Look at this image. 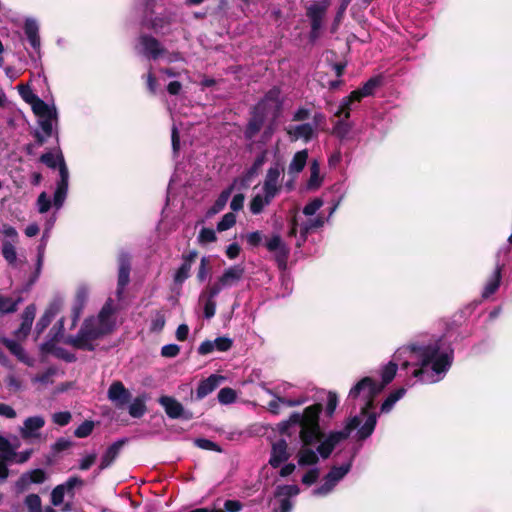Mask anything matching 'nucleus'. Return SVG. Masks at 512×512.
Returning a JSON list of instances; mask_svg holds the SVG:
<instances>
[{
    "label": "nucleus",
    "instance_id": "nucleus-1",
    "mask_svg": "<svg viewBox=\"0 0 512 512\" xmlns=\"http://www.w3.org/2000/svg\"><path fill=\"white\" fill-rule=\"evenodd\" d=\"M454 360V350L441 337L419 338L398 348L393 361L381 368L382 388L395 377L398 365L411 369V376L423 384L441 381Z\"/></svg>",
    "mask_w": 512,
    "mask_h": 512
},
{
    "label": "nucleus",
    "instance_id": "nucleus-2",
    "mask_svg": "<svg viewBox=\"0 0 512 512\" xmlns=\"http://www.w3.org/2000/svg\"><path fill=\"white\" fill-rule=\"evenodd\" d=\"M322 405L312 404L302 411L290 413V430L298 431L302 447L297 453V463L300 467H311L303 474L301 480L306 485L313 484L319 477L320 471L316 466L322 456L313 449L312 444L322 441L323 430L320 426Z\"/></svg>",
    "mask_w": 512,
    "mask_h": 512
},
{
    "label": "nucleus",
    "instance_id": "nucleus-3",
    "mask_svg": "<svg viewBox=\"0 0 512 512\" xmlns=\"http://www.w3.org/2000/svg\"><path fill=\"white\" fill-rule=\"evenodd\" d=\"M379 414L375 410H360L359 414L349 417L342 430L323 432L322 441L317 445V452L322 459H327L332 454L335 447L346 440L355 430L357 441H364L369 438L376 427Z\"/></svg>",
    "mask_w": 512,
    "mask_h": 512
},
{
    "label": "nucleus",
    "instance_id": "nucleus-4",
    "mask_svg": "<svg viewBox=\"0 0 512 512\" xmlns=\"http://www.w3.org/2000/svg\"><path fill=\"white\" fill-rule=\"evenodd\" d=\"M116 308L109 299L97 316L86 319L78 334L69 337L67 342L74 348L92 351L95 342L113 332L116 327Z\"/></svg>",
    "mask_w": 512,
    "mask_h": 512
},
{
    "label": "nucleus",
    "instance_id": "nucleus-5",
    "mask_svg": "<svg viewBox=\"0 0 512 512\" xmlns=\"http://www.w3.org/2000/svg\"><path fill=\"white\" fill-rule=\"evenodd\" d=\"M382 386L370 377H364L349 391L347 402L360 410H374L375 397L381 392Z\"/></svg>",
    "mask_w": 512,
    "mask_h": 512
},
{
    "label": "nucleus",
    "instance_id": "nucleus-6",
    "mask_svg": "<svg viewBox=\"0 0 512 512\" xmlns=\"http://www.w3.org/2000/svg\"><path fill=\"white\" fill-rule=\"evenodd\" d=\"M278 108L279 103L277 100V92L270 91L266 97L255 106L253 115L245 132L246 137L250 139L254 137V135L260 130L264 117L269 113V111L275 112Z\"/></svg>",
    "mask_w": 512,
    "mask_h": 512
},
{
    "label": "nucleus",
    "instance_id": "nucleus-7",
    "mask_svg": "<svg viewBox=\"0 0 512 512\" xmlns=\"http://www.w3.org/2000/svg\"><path fill=\"white\" fill-rule=\"evenodd\" d=\"M33 112L38 117V124L42 132L51 137L54 134V127L58 124V112L54 105H49L44 101H38Z\"/></svg>",
    "mask_w": 512,
    "mask_h": 512
},
{
    "label": "nucleus",
    "instance_id": "nucleus-8",
    "mask_svg": "<svg viewBox=\"0 0 512 512\" xmlns=\"http://www.w3.org/2000/svg\"><path fill=\"white\" fill-rule=\"evenodd\" d=\"M352 467V459L340 466H333L324 477L323 483L313 489L314 496H326L335 488V486L349 473Z\"/></svg>",
    "mask_w": 512,
    "mask_h": 512
},
{
    "label": "nucleus",
    "instance_id": "nucleus-9",
    "mask_svg": "<svg viewBox=\"0 0 512 512\" xmlns=\"http://www.w3.org/2000/svg\"><path fill=\"white\" fill-rule=\"evenodd\" d=\"M328 9L327 3H314L307 7L306 16L311 25L309 38L311 42H315L321 33L323 27V19Z\"/></svg>",
    "mask_w": 512,
    "mask_h": 512
},
{
    "label": "nucleus",
    "instance_id": "nucleus-10",
    "mask_svg": "<svg viewBox=\"0 0 512 512\" xmlns=\"http://www.w3.org/2000/svg\"><path fill=\"white\" fill-rule=\"evenodd\" d=\"M265 246L273 254L279 268L285 270L288 263V250L281 236L278 234L272 235L266 240Z\"/></svg>",
    "mask_w": 512,
    "mask_h": 512
},
{
    "label": "nucleus",
    "instance_id": "nucleus-11",
    "mask_svg": "<svg viewBox=\"0 0 512 512\" xmlns=\"http://www.w3.org/2000/svg\"><path fill=\"white\" fill-rule=\"evenodd\" d=\"M288 452L287 443L284 439H281L273 444L272 454L270 458V464L274 468H280V475L286 477L288 475Z\"/></svg>",
    "mask_w": 512,
    "mask_h": 512
},
{
    "label": "nucleus",
    "instance_id": "nucleus-12",
    "mask_svg": "<svg viewBox=\"0 0 512 512\" xmlns=\"http://www.w3.org/2000/svg\"><path fill=\"white\" fill-rule=\"evenodd\" d=\"M44 425L45 419L42 416L36 415L28 417L24 420L23 426L20 428V435L24 440L29 442L40 440V430L44 427Z\"/></svg>",
    "mask_w": 512,
    "mask_h": 512
},
{
    "label": "nucleus",
    "instance_id": "nucleus-13",
    "mask_svg": "<svg viewBox=\"0 0 512 512\" xmlns=\"http://www.w3.org/2000/svg\"><path fill=\"white\" fill-rule=\"evenodd\" d=\"M325 223V219L318 215L314 218L307 219L305 222L298 224L296 221L290 219V237L293 233H300V238L304 241L306 235L313 230L322 227Z\"/></svg>",
    "mask_w": 512,
    "mask_h": 512
},
{
    "label": "nucleus",
    "instance_id": "nucleus-14",
    "mask_svg": "<svg viewBox=\"0 0 512 512\" xmlns=\"http://www.w3.org/2000/svg\"><path fill=\"white\" fill-rule=\"evenodd\" d=\"M108 399L117 407L123 408L131 399V393L122 382H113L107 392Z\"/></svg>",
    "mask_w": 512,
    "mask_h": 512
},
{
    "label": "nucleus",
    "instance_id": "nucleus-15",
    "mask_svg": "<svg viewBox=\"0 0 512 512\" xmlns=\"http://www.w3.org/2000/svg\"><path fill=\"white\" fill-rule=\"evenodd\" d=\"M309 177L303 185L302 190L307 192L317 191L323 184L324 175L320 173V162L312 159L309 163Z\"/></svg>",
    "mask_w": 512,
    "mask_h": 512
},
{
    "label": "nucleus",
    "instance_id": "nucleus-16",
    "mask_svg": "<svg viewBox=\"0 0 512 512\" xmlns=\"http://www.w3.org/2000/svg\"><path fill=\"white\" fill-rule=\"evenodd\" d=\"M280 174L281 171L278 165H275L268 170L264 184L262 186V191L263 193L268 194V198H275V196L279 193Z\"/></svg>",
    "mask_w": 512,
    "mask_h": 512
},
{
    "label": "nucleus",
    "instance_id": "nucleus-17",
    "mask_svg": "<svg viewBox=\"0 0 512 512\" xmlns=\"http://www.w3.org/2000/svg\"><path fill=\"white\" fill-rule=\"evenodd\" d=\"M316 134V123H303L290 127V142L302 140L309 142Z\"/></svg>",
    "mask_w": 512,
    "mask_h": 512
},
{
    "label": "nucleus",
    "instance_id": "nucleus-18",
    "mask_svg": "<svg viewBox=\"0 0 512 512\" xmlns=\"http://www.w3.org/2000/svg\"><path fill=\"white\" fill-rule=\"evenodd\" d=\"M140 53L152 59H157L163 52V48L158 40L150 36H141L139 38Z\"/></svg>",
    "mask_w": 512,
    "mask_h": 512
},
{
    "label": "nucleus",
    "instance_id": "nucleus-19",
    "mask_svg": "<svg viewBox=\"0 0 512 512\" xmlns=\"http://www.w3.org/2000/svg\"><path fill=\"white\" fill-rule=\"evenodd\" d=\"M36 307L34 304L28 305L21 316V325L15 331V336L17 339H24L28 336L31 331V327L35 318Z\"/></svg>",
    "mask_w": 512,
    "mask_h": 512
},
{
    "label": "nucleus",
    "instance_id": "nucleus-20",
    "mask_svg": "<svg viewBox=\"0 0 512 512\" xmlns=\"http://www.w3.org/2000/svg\"><path fill=\"white\" fill-rule=\"evenodd\" d=\"M119 263V271H118V288L117 295L118 297L124 291V288L129 283V275H130V257L127 253H121L118 258Z\"/></svg>",
    "mask_w": 512,
    "mask_h": 512
},
{
    "label": "nucleus",
    "instance_id": "nucleus-21",
    "mask_svg": "<svg viewBox=\"0 0 512 512\" xmlns=\"http://www.w3.org/2000/svg\"><path fill=\"white\" fill-rule=\"evenodd\" d=\"M158 402L164 408L168 417L172 419L184 417V408L175 398L170 396H161ZM185 418L187 417L185 416Z\"/></svg>",
    "mask_w": 512,
    "mask_h": 512
},
{
    "label": "nucleus",
    "instance_id": "nucleus-22",
    "mask_svg": "<svg viewBox=\"0 0 512 512\" xmlns=\"http://www.w3.org/2000/svg\"><path fill=\"white\" fill-rule=\"evenodd\" d=\"M244 272V266L241 264L234 265L226 269L219 277V280L225 288H229L236 285L242 279Z\"/></svg>",
    "mask_w": 512,
    "mask_h": 512
},
{
    "label": "nucleus",
    "instance_id": "nucleus-23",
    "mask_svg": "<svg viewBox=\"0 0 512 512\" xmlns=\"http://www.w3.org/2000/svg\"><path fill=\"white\" fill-rule=\"evenodd\" d=\"M360 98L354 96V92L352 91L348 96L344 97L339 105L334 115L338 118H346L349 119L351 116V112L356 109L358 103L360 102Z\"/></svg>",
    "mask_w": 512,
    "mask_h": 512
},
{
    "label": "nucleus",
    "instance_id": "nucleus-24",
    "mask_svg": "<svg viewBox=\"0 0 512 512\" xmlns=\"http://www.w3.org/2000/svg\"><path fill=\"white\" fill-rule=\"evenodd\" d=\"M69 172L67 166H62L60 180L57 183V188L54 193V205L60 208L66 198L68 190Z\"/></svg>",
    "mask_w": 512,
    "mask_h": 512
},
{
    "label": "nucleus",
    "instance_id": "nucleus-25",
    "mask_svg": "<svg viewBox=\"0 0 512 512\" xmlns=\"http://www.w3.org/2000/svg\"><path fill=\"white\" fill-rule=\"evenodd\" d=\"M270 503L275 512H288V485H278Z\"/></svg>",
    "mask_w": 512,
    "mask_h": 512
},
{
    "label": "nucleus",
    "instance_id": "nucleus-26",
    "mask_svg": "<svg viewBox=\"0 0 512 512\" xmlns=\"http://www.w3.org/2000/svg\"><path fill=\"white\" fill-rule=\"evenodd\" d=\"M24 32L27 36V39L32 46V48L36 51H40L41 41L39 37V25L38 22L33 18H27L24 24Z\"/></svg>",
    "mask_w": 512,
    "mask_h": 512
},
{
    "label": "nucleus",
    "instance_id": "nucleus-27",
    "mask_svg": "<svg viewBox=\"0 0 512 512\" xmlns=\"http://www.w3.org/2000/svg\"><path fill=\"white\" fill-rule=\"evenodd\" d=\"M40 161L49 168L55 169L56 167H58L60 175L62 166H66L62 151L58 147L52 151H48L42 154L40 157Z\"/></svg>",
    "mask_w": 512,
    "mask_h": 512
},
{
    "label": "nucleus",
    "instance_id": "nucleus-28",
    "mask_svg": "<svg viewBox=\"0 0 512 512\" xmlns=\"http://www.w3.org/2000/svg\"><path fill=\"white\" fill-rule=\"evenodd\" d=\"M224 380L222 376L210 375L207 379L203 380L197 388L196 395L198 399H202L212 393Z\"/></svg>",
    "mask_w": 512,
    "mask_h": 512
},
{
    "label": "nucleus",
    "instance_id": "nucleus-29",
    "mask_svg": "<svg viewBox=\"0 0 512 512\" xmlns=\"http://www.w3.org/2000/svg\"><path fill=\"white\" fill-rule=\"evenodd\" d=\"M123 443H124L123 441H117V442H114L112 445H110L107 448V450L101 457L98 473L101 472L102 470L108 468L114 462V460L119 455V452L122 448Z\"/></svg>",
    "mask_w": 512,
    "mask_h": 512
},
{
    "label": "nucleus",
    "instance_id": "nucleus-30",
    "mask_svg": "<svg viewBox=\"0 0 512 512\" xmlns=\"http://www.w3.org/2000/svg\"><path fill=\"white\" fill-rule=\"evenodd\" d=\"M45 480V472L42 469H35L31 472L23 474L17 481L18 489H24L30 483L40 484Z\"/></svg>",
    "mask_w": 512,
    "mask_h": 512
},
{
    "label": "nucleus",
    "instance_id": "nucleus-31",
    "mask_svg": "<svg viewBox=\"0 0 512 512\" xmlns=\"http://www.w3.org/2000/svg\"><path fill=\"white\" fill-rule=\"evenodd\" d=\"M346 118H339L333 125L332 134L340 141L349 139L353 125Z\"/></svg>",
    "mask_w": 512,
    "mask_h": 512
},
{
    "label": "nucleus",
    "instance_id": "nucleus-32",
    "mask_svg": "<svg viewBox=\"0 0 512 512\" xmlns=\"http://www.w3.org/2000/svg\"><path fill=\"white\" fill-rule=\"evenodd\" d=\"M58 313V305L57 304H51L44 312V314L41 316V318L38 320L35 326V331L37 335H40L44 332V330L49 326L52 319L56 316Z\"/></svg>",
    "mask_w": 512,
    "mask_h": 512
},
{
    "label": "nucleus",
    "instance_id": "nucleus-33",
    "mask_svg": "<svg viewBox=\"0 0 512 512\" xmlns=\"http://www.w3.org/2000/svg\"><path fill=\"white\" fill-rule=\"evenodd\" d=\"M501 271H502V266L497 265L493 274L491 275V277L489 278L488 282L486 283V285L483 289V292H482L483 298H488L489 296H491L498 290V288L500 286V281H501Z\"/></svg>",
    "mask_w": 512,
    "mask_h": 512
},
{
    "label": "nucleus",
    "instance_id": "nucleus-34",
    "mask_svg": "<svg viewBox=\"0 0 512 512\" xmlns=\"http://www.w3.org/2000/svg\"><path fill=\"white\" fill-rule=\"evenodd\" d=\"M3 343L9 349V351L14 354L21 362L32 365V359L26 354L23 347L15 340L4 339Z\"/></svg>",
    "mask_w": 512,
    "mask_h": 512
},
{
    "label": "nucleus",
    "instance_id": "nucleus-35",
    "mask_svg": "<svg viewBox=\"0 0 512 512\" xmlns=\"http://www.w3.org/2000/svg\"><path fill=\"white\" fill-rule=\"evenodd\" d=\"M308 161V150L297 151L290 160V174H299L303 171Z\"/></svg>",
    "mask_w": 512,
    "mask_h": 512
},
{
    "label": "nucleus",
    "instance_id": "nucleus-36",
    "mask_svg": "<svg viewBox=\"0 0 512 512\" xmlns=\"http://www.w3.org/2000/svg\"><path fill=\"white\" fill-rule=\"evenodd\" d=\"M274 198H268V194L263 191L257 193L251 200L249 208L252 214H260L263 209L271 203Z\"/></svg>",
    "mask_w": 512,
    "mask_h": 512
},
{
    "label": "nucleus",
    "instance_id": "nucleus-37",
    "mask_svg": "<svg viewBox=\"0 0 512 512\" xmlns=\"http://www.w3.org/2000/svg\"><path fill=\"white\" fill-rule=\"evenodd\" d=\"M233 189H234V186L231 185L230 187H228L227 189H225L221 192V194L218 196V198L216 199L214 204L209 208V210H208L209 216L215 215L224 209V207L226 206V204L232 194Z\"/></svg>",
    "mask_w": 512,
    "mask_h": 512
},
{
    "label": "nucleus",
    "instance_id": "nucleus-38",
    "mask_svg": "<svg viewBox=\"0 0 512 512\" xmlns=\"http://www.w3.org/2000/svg\"><path fill=\"white\" fill-rule=\"evenodd\" d=\"M381 84L380 77L370 78L361 88L354 90V96H357L362 100L364 97H368L374 94L377 87Z\"/></svg>",
    "mask_w": 512,
    "mask_h": 512
},
{
    "label": "nucleus",
    "instance_id": "nucleus-39",
    "mask_svg": "<svg viewBox=\"0 0 512 512\" xmlns=\"http://www.w3.org/2000/svg\"><path fill=\"white\" fill-rule=\"evenodd\" d=\"M22 303V298H13L0 294V313L10 314L17 311L19 304Z\"/></svg>",
    "mask_w": 512,
    "mask_h": 512
},
{
    "label": "nucleus",
    "instance_id": "nucleus-40",
    "mask_svg": "<svg viewBox=\"0 0 512 512\" xmlns=\"http://www.w3.org/2000/svg\"><path fill=\"white\" fill-rule=\"evenodd\" d=\"M406 394V389L401 387L391 392L381 405V413H389L397 401H399Z\"/></svg>",
    "mask_w": 512,
    "mask_h": 512
},
{
    "label": "nucleus",
    "instance_id": "nucleus-41",
    "mask_svg": "<svg viewBox=\"0 0 512 512\" xmlns=\"http://www.w3.org/2000/svg\"><path fill=\"white\" fill-rule=\"evenodd\" d=\"M2 255L9 265L13 267L18 266L19 261L17 259L15 243L10 242V240H3Z\"/></svg>",
    "mask_w": 512,
    "mask_h": 512
},
{
    "label": "nucleus",
    "instance_id": "nucleus-42",
    "mask_svg": "<svg viewBox=\"0 0 512 512\" xmlns=\"http://www.w3.org/2000/svg\"><path fill=\"white\" fill-rule=\"evenodd\" d=\"M89 296V288L87 285L82 284L77 288L76 291V303L74 307V316L77 319L80 315L82 308L84 307Z\"/></svg>",
    "mask_w": 512,
    "mask_h": 512
},
{
    "label": "nucleus",
    "instance_id": "nucleus-43",
    "mask_svg": "<svg viewBox=\"0 0 512 512\" xmlns=\"http://www.w3.org/2000/svg\"><path fill=\"white\" fill-rule=\"evenodd\" d=\"M18 92L22 99L31 104L32 110H34L35 105L38 101H43L40 99L37 95H35L31 89V87L28 84H19L17 86Z\"/></svg>",
    "mask_w": 512,
    "mask_h": 512
},
{
    "label": "nucleus",
    "instance_id": "nucleus-44",
    "mask_svg": "<svg viewBox=\"0 0 512 512\" xmlns=\"http://www.w3.org/2000/svg\"><path fill=\"white\" fill-rule=\"evenodd\" d=\"M309 400L307 389L300 393L295 386L290 385V407L302 405Z\"/></svg>",
    "mask_w": 512,
    "mask_h": 512
},
{
    "label": "nucleus",
    "instance_id": "nucleus-45",
    "mask_svg": "<svg viewBox=\"0 0 512 512\" xmlns=\"http://www.w3.org/2000/svg\"><path fill=\"white\" fill-rule=\"evenodd\" d=\"M129 414L133 418H140L146 412L145 400L141 397L135 398L128 407Z\"/></svg>",
    "mask_w": 512,
    "mask_h": 512
},
{
    "label": "nucleus",
    "instance_id": "nucleus-46",
    "mask_svg": "<svg viewBox=\"0 0 512 512\" xmlns=\"http://www.w3.org/2000/svg\"><path fill=\"white\" fill-rule=\"evenodd\" d=\"M191 268H192V266L182 262V264L175 271L174 276H173V281H174L175 285L181 286L190 277Z\"/></svg>",
    "mask_w": 512,
    "mask_h": 512
},
{
    "label": "nucleus",
    "instance_id": "nucleus-47",
    "mask_svg": "<svg viewBox=\"0 0 512 512\" xmlns=\"http://www.w3.org/2000/svg\"><path fill=\"white\" fill-rule=\"evenodd\" d=\"M200 245H207L217 240L216 232L211 228L203 227L197 237Z\"/></svg>",
    "mask_w": 512,
    "mask_h": 512
},
{
    "label": "nucleus",
    "instance_id": "nucleus-48",
    "mask_svg": "<svg viewBox=\"0 0 512 512\" xmlns=\"http://www.w3.org/2000/svg\"><path fill=\"white\" fill-rule=\"evenodd\" d=\"M236 397L237 394L232 388L225 387L218 392V401L224 405L235 402Z\"/></svg>",
    "mask_w": 512,
    "mask_h": 512
},
{
    "label": "nucleus",
    "instance_id": "nucleus-49",
    "mask_svg": "<svg viewBox=\"0 0 512 512\" xmlns=\"http://www.w3.org/2000/svg\"><path fill=\"white\" fill-rule=\"evenodd\" d=\"M165 316L161 311H156L151 319L150 330L160 332L165 326Z\"/></svg>",
    "mask_w": 512,
    "mask_h": 512
},
{
    "label": "nucleus",
    "instance_id": "nucleus-50",
    "mask_svg": "<svg viewBox=\"0 0 512 512\" xmlns=\"http://www.w3.org/2000/svg\"><path fill=\"white\" fill-rule=\"evenodd\" d=\"M199 301L203 305L205 318H207V319L212 318L216 313V301L214 299H210V298H206V297H204L203 299H201V297H200Z\"/></svg>",
    "mask_w": 512,
    "mask_h": 512
},
{
    "label": "nucleus",
    "instance_id": "nucleus-51",
    "mask_svg": "<svg viewBox=\"0 0 512 512\" xmlns=\"http://www.w3.org/2000/svg\"><path fill=\"white\" fill-rule=\"evenodd\" d=\"M338 396L335 392L329 391L327 395V403L325 408L326 416L332 417L338 406Z\"/></svg>",
    "mask_w": 512,
    "mask_h": 512
},
{
    "label": "nucleus",
    "instance_id": "nucleus-52",
    "mask_svg": "<svg viewBox=\"0 0 512 512\" xmlns=\"http://www.w3.org/2000/svg\"><path fill=\"white\" fill-rule=\"evenodd\" d=\"M236 223V216L233 213L225 214L217 224V230L219 232L226 231L233 227Z\"/></svg>",
    "mask_w": 512,
    "mask_h": 512
},
{
    "label": "nucleus",
    "instance_id": "nucleus-53",
    "mask_svg": "<svg viewBox=\"0 0 512 512\" xmlns=\"http://www.w3.org/2000/svg\"><path fill=\"white\" fill-rule=\"evenodd\" d=\"M25 505L29 512H41V499L37 494H29L25 498Z\"/></svg>",
    "mask_w": 512,
    "mask_h": 512
},
{
    "label": "nucleus",
    "instance_id": "nucleus-54",
    "mask_svg": "<svg viewBox=\"0 0 512 512\" xmlns=\"http://www.w3.org/2000/svg\"><path fill=\"white\" fill-rule=\"evenodd\" d=\"M225 287L221 284L220 280L218 279L217 282H215L213 285L208 287L206 290H204L201 293V299L204 297L214 299L217 297V295L223 290Z\"/></svg>",
    "mask_w": 512,
    "mask_h": 512
},
{
    "label": "nucleus",
    "instance_id": "nucleus-55",
    "mask_svg": "<svg viewBox=\"0 0 512 512\" xmlns=\"http://www.w3.org/2000/svg\"><path fill=\"white\" fill-rule=\"evenodd\" d=\"M94 429V422L93 421H84L82 424H80L75 432L74 435L78 438H85L89 436Z\"/></svg>",
    "mask_w": 512,
    "mask_h": 512
},
{
    "label": "nucleus",
    "instance_id": "nucleus-56",
    "mask_svg": "<svg viewBox=\"0 0 512 512\" xmlns=\"http://www.w3.org/2000/svg\"><path fill=\"white\" fill-rule=\"evenodd\" d=\"M66 492H67V490L62 484L57 485L52 490V493H51V502L53 503V505L58 506V505L62 504Z\"/></svg>",
    "mask_w": 512,
    "mask_h": 512
},
{
    "label": "nucleus",
    "instance_id": "nucleus-57",
    "mask_svg": "<svg viewBox=\"0 0 512 512\" xmlns=\"http://www.w3.org/2000/svg\"><path fill=\"white\" fill-rule=\"evenodd\" d=\"M323 201L320 198H315L311 202L305 205L303 208V214L306 216H314L316 212L322 207Z\"/></svg>",
    "mask_w": 512,
    "mask_h": 512
},
{
    "label": "nucleus",
    "instance_id": "nucleus-58",
    "mask_svg": "<svg viewBox=\"0 0 512 512\" xmlns=\"http://www.w3.org/2000/svg\"><path fill=\"white\" fill-rule=\"evenodd\" d=\"M212 341L215 350L220 352L228 351L232 347V340L228 337H218Z\"/></svg>",
    "mask_w": 512,
    "mask_h": 512
},
{
    "label": "nucleus",
    "instance_id": "nucleus-59",
    "mask_svg": "<svg viewBox=\"0 0 512 512\" xmlns=\"http://www.w3.org/2000/svg\"><path fill=\"white\" fill-rule=\"evenodd\" d=\"M2 234L4 235V240H10V242L12 243H17L18 242V238H19V235H18V232L17 230L8 225V224H4L2 226Z\"/></svg>",
    "mask_w": 512,
    "mask_h": 512
},
{
    "label": "nucleus",
    "instance_id": "nucleus-60",
    "mask_svg": "<svg viewBox=\"0 0 512 512\" xmlns=\"http://www.w3.org/2000/svg\"><path fill=\"white\" fill-rule=\"evenodd\" d=\"M287 402L284 398L274 396L271 401L268 402L267 408L272 414H278L280 412L281 406L285 405Z\"/></svg>",
    "mask_w": 512,
    "mask_h": 512
},
{
    "label": "nucleus",
    "instance_id": "nucleus-61",
    "mask_svg": "<svg viewBox=\"0 0 512 512\" xmlns=\"http://www.w3.org/2000/svg\"><path fill=\"white\" fill-rule=\"evenodd\" d=\"M208 264H209V262H208L207 257H202L201 261H200L199 268H198V272H197V279L200 282L205 281L206 278L208 277V274H209Z\"/></svg>",
    "mask_w": 512,
    "mask_h": 512
},
{
    "label": "nucleus",
    "instance_id": "nucleus-62",
    "mask_svg": "<svg viewBox=\"0 0 512 512\" xmlns=\"http://www.w3.org/2000/svg\"><path fill=\"white\" fill-rule=\"evenodd\" d=\"M246 241L248 245L251 247H257L262 243L263 240V234L260 231H253L248 233L246 236Z\"/></svg>",
    "mask_w": 512,
    "mask_h": 512
},
{
    "label": "nucleus",
    "instance_id": "nucleus-63",
    "mask_svg": "<svg viewBox=\"0 0 512 512\" xmlns=\"http://www.w3.org/2000/svg\"><path fill=\"white\" fill-rule=\"evenodd\" d=\"M16 452L11 448H5L0 451V460L6 464L16 463Z\"/></svg>",
    "mask_w": 512,
    "mask_h": 512
},
{
    "label": "nucleus",
    "instance_id": "nucleus-64",
    "mask_svg": "<svg viewBox=\"0 0 512 512\" xmlns=\"http://www.w3.org/2000/svg\"><path fill=\"white\" fill-rule=\"evenodd\" d=\"M37 206L40 213H45L51 206V201L45 192H42L37 199Z\"/></svg>",
    "mask_w": 512,
    "mask_h": 512
}]
</instances>
